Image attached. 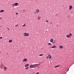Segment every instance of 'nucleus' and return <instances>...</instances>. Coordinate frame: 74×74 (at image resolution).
<instances>
[{
	"label": "nucleus",
	"instance_id": "1",
	"mask_svg": "<svg viewBox=\"0 0 74 74\" xmlns=\"http://www.w3.org/2000/svg\"><path fill=\"white\" fill-rule=\"evenodd\" d=\"M40 64H33V68L34 69H36V67H37L38 66H39Z\"/></svg>",
	"mask_w": 74,
	"mask_h": 74
},
{
	"label": "nucleus",
	"instance_id": "2",
	"mask_svg": "<svg viewBox=\"0 0 74 74\" xmlns=\"http://www.w3.org/2000/svg\"><path fill=\"white\" fill-rule=\"evenodd\" d=\"M71 36H72V34L71 33H70L69 34L67 35L66 36V37H67V38H70V37H71Z\"/></svg>",
	"mask_w": 74,
	"mask_h": 74
},
{
	"label": "nucleus",
	"instance_id": "3",
	"mask_svg": "<svg viewBox=\"0 0 74 74\" xmlns=\"http://www.w3.org/2000/svg\"><path fill=\"white\" fill-rule=\"evenodd\" d=\"M50 42L52 43V44H54L55 42V40H53L51 39L50 40Z\"/></svg>",
	"mask_w": 74,
	"mask_h": 74
},
{
	"label": "nucleus",
	"instance_id": "4",
	"mask_svg": "<svg viewBox=\"0 0 74 74\" xmlns=\"http://www.w3.org/2000/svg\"><path fill=\"white\" fill-rule=\"evenodd\" d=\"M29 35V33H24V36H28Z\"/></svg>",
	"mask_w": 74,
	"mask_h": 74
},
{
	"label": "nucleus",
	"instance_id": "5",
	"mask_svg": "<svg viewBox=\"0 0 74 74\" xmlns=\"http://www.w3.org/2000/svg\"><path fill=\"white\" fill-rule=\"evenodd\" d=\"M51 48H53V49H55L56 48V45H54L51 47Z\"/></svg>",
	"mask_w": 74,
	"mask_h": 74
},
{
	"label": "nucleus",
	"instance_id": "6",
	"mask_svg": "<svg viewBox=\"0 0 74 74\" xmlns=\"http://www.w3.org/2000/svg\"><path fill=\"white\" fill-rule=\"evenodd\" d=\"M27 58H25L23 60V62H27Z\"/></svg>",
	"mask_w": 74,
	"mask_h": 74
},
{
	"label": "nucleus",
	"instance_id": "7",
	"mask_svg": "<svg viewBox=\"0 0 74 74\" xmlns=\"http://www.w3.org/2000/svg\"><path fill=\"white\" fill-rule=\"evenodd\" d=\"M14 5L15 6H18V5H19V4L18 3H14Z\"/></svg>",
	"mask_w": 74,
	"mask_h": 74
},
{
	"label": "nucleus",
	"instance_id": "8",
	"mask_svg": "<svg viewBox=\"0 0 74 74\" xmlns=\"http://www.w3.org/2000/svg\"><path fill=\"white\" fill-rule=\"evenodd\" d=\"M41 16H38V21L40 20V19H41Z\"/></svg>",
	"mask_w": 74,
	"mask_h": 74
},
{
	"label": "nucleus",
	"instance_id": "9",
	"mask_svg": "<svg viewBox=\"0 0 74 74\" xmlns=\"http://www.w3.org/2000/svg\"><path fill=\"white\" fill-rule=\"evenodd\" d=\"M3 65L1 64V66H0V69H3Z\"/></svg>",
	"mask_w": 74,
	"mask_h": 74
},
{
	"label": "nucleus",
	"instance_id": "10",
	"mask_svg": "<svg viewBox=\"0 0 74 74\" xmlns=\"http://www.w3.org/2000/svg\"><path fill=\"white\" fill-rule=\"evenodd\" d=\"M36 12L37 13H38L40 12V10L38 9H36Z\"/></svg>",
	"mask_w": 74,
	"mask_h": 74
},
{
	"label": "nucleus",
	"instance_id": "11",
	"mask_svg": "<svg viewBox=\"0 0 74 74\" xmlns=\"http://www.w3.org/2000/svg\"><path fill=\"white\" fill-rule=\"evenodd\" d=\"M48 56H49V59H51V58H52V57H51V55H48Z\"/></svg>",
	"mask_w": 74,
	"mask_h": 74
},
{
	"label": "nucleus",
	"instance_id": "12",
	"mask_svg": "<svg viewBox=\"0 0 74 74\" xmlns=\"http://www.w3.org/2000/svg\"><path fill=\"white\" fill-rule=\"evenodd\" d=\"M59 48L60 49H62V48H63V47L62 46H60L59 47Z\"/></svg>",
	"mask_w": 74,
	"mask_h": 74
},
{
	"label": "nucleus",
	"instance_id": "13",
	"mask_svg": "<svg viewBox=\"0 0 74 74\" xmlns=\"http://www.w3.org/2000/svg\"><path fill=\"white\" fill-rule=\"evenodd\" d=\"M72 8H73V7H72V6L70 5L69 6V10H71V9H72Z\"/></svg>",
	"mask_w": 74,
	"mask_h": 74
},
{
	"label": "nucleus",
	"instance_id": "14",
	"mask_svg": "<svg viewBox=\"0 0 74 74\" xmlns=\"http://www.w3.org/2000/svg\"><path fill=\"white\" fill-rule=\"evenodd\" d=\"M4 11V10H1L0 11V12H3Z\"/></svg>",
	"mask_w": 74,
	"mask_h": 74
},
{
	"label": "nucleus",
	"instance_id": "15",
	"mask_svg": "<svg viewBox=\"0 0 74 74\" xmlns=\"http://www.w3.org/2000/svg\"><path fill=\"white\" fill-rule=\"evenodd\" d=\"M30 68H33V65H31L30 66Z\"/></svg>",
	"mask_w": 74,
	"mask_h": 74
},
{
	"label": "nucleus",
	"instance_id": "16",
	"mask_svg": "<svg viewBox=\"0 0 74 74\" xmlns=\"http://www.w3.org/2000/svg\"><path fill=\"white\" fill-rule=\"evenodd\" d=\"M29 64H27L25 65V67H28V66H29Z\"/></svg>",
	"mask_w": 74,
	"mask_h": 74
},
{
	"label": "nucleus",
	"instance_id": "17",
	"mask_svg": "<svg viewBox=\"0 0 74 74\" xmlns=\"http://www.w3.org/2000/svg\"><path fill=\"white\" fill-rule=\"evenodd\" d=\"M48 45H51V44L50 43H48Z\"/></svg>",
	"mask_w": 74,
	"mask_h": 74
},
{
	"label": "nucleus",
	"instance_id": "18",
	"mask_svg": "<svg viewBox=\"0 0 74 74\" xmlns=\"http://www.w3.org/2000/svg\"><path fill=\"white\" fill-rule=\"evenodd\" d=\"M23 27H25L26 26V24H25L23 25H22Z\"/></svg>",
	"mask_w": 74,
	"mask_h": 74
},
{
	"label": "nucleus",
	"instance_id": "19",
	"mask_svg": "<svg viewBox=\"0 0 74 74\" xmlns=\"http://www.w3.org/2000/svg\"><path fill=\"white\" fill-rule=\"evenodd\" d=\"M12 42V40H9V42Z\"/></svg>",
	"mask_w": 74,
	"mask_h": 74
},
{
	"label": "nucleus",
	"instance_id": "20",
	"mask_svg": "<svg viewBox=\"0 0 74 74\" xmlns=\"http://www.w3.org/2000/svg\"><path fill=\"white\" fill-rule=\"evenodd\" d=\"M43 54H41L39 55V56H43Z\"/></svg>",
	"mask_w": 74,
	"mask_h": 74
},
{
	"label": "nucleus",
	"instance_id": "21",
	"mask_svg": "<svg viewBox=\"0 0 74 74\" xmlns=\"http://www.w3.org/2000/svg\"><path fill=\"white\" fill-rule=\"evenodd\" d=\"M4 69L5 70H7V68L6 67H4Z\"/></svg>",
	"mask_w": 74,
	"mask_h": 74
},
{
	"label": "nucleus",
	"instance_id": "22",
	"mask_svg": "<svg viewBox=\"0 0 74 74\" xmlns=\"http://www.w3.org/2000/svg\"><path fill=\"white\" fill-rule=\"evenodd\" d=\"M57 67H59V65H58L55 66V68H56Z\"/></svg>",
	"mask_w": 74,
	"mask_h": 74
},
{
	"label": "nucleus",
	"instance_id": "23",
	"mask_svg": "<svg viewBox=\"0 0 74 74\" xmlns=\"http://www.w3.org/2000/svg\"><path fill=\"white\" fill-rule=\"evenodd\" d=\"M46 22L47 23H48V22H49V21L48 20H46Z\"/></svg>",
	"mask_w": 74,
	"mask_h": 74
},
{
	"label": "nucleus",
	"instance_id": "24",
	"mask_svg": "<svg viewBox=\"0 0 74 74\" xmlns=\"http://www.w3.org/2000/svg\"><path fill=\"white\" fill-rule=\"evenodd\" d=\"M17 26H18V24L16 25H15V27H17Z\"/></svg>",
	"mask_w": 74,
	"mask_h": 74
},
{
	"label": "nucleus",
	"instance_id": "25",
	"mask_svg": "<svg viewBox=\"0 0 74 74\" xmlns=\"http://www.w3.org/2000/svg\"><path fill=\"white\" fill-rule=\"evenodd\" d=\"M29 69L28 67H27L25 68V69Z\"/></svg>",
	"mask_w": 74,
	"mask_h": 74
},
{
	"label": "nucleus",
	"instance_id": "26",
	"mask_svg": "<svg viewBox=\"0 0 74 74\" xmlns=\"http://www.w3.org/2000/svg\"><path fill=\"white\" fill-rule=\"evenodd\" d=\"M2 38H3V37H0V39H1Z\"/></svg>",
	"mask_w": 74,
	"mask_h": 74
},
{
	"label": "nucleus",
	"instance_id": "27",
	"mask_svg": "<svg viewBox=\"0 0 74 74\" xmlns=\"http://www.w3.org/2000/svg\"><path fill=\"white\" fill-rule=\"evenodd\" d=\"M46 58L47 59H48L49 58V56L47 57Z\"/></svg>",
	"mask_w": 74,
	"mask_h": 74
},
{
	"label": "nucleus",
	"instance_id": "28",
	"mask_svg": "<svg viewBox=\"0 0 74 74\" xmlns=\"http://www.w3.org/2000/svg\"><path fill=\"white\" fill-rule=\"evenodd\" d=\"M39 74V72H38L37 73H36V74Z\"/></svg>",
	"mask_w": 74,
	"mask_h": 74
},
{
	"label": "nucleus",
	"instance_id": "29",
	"mask_svg": "<svg viewBox=\"0 0 74 74\" xmlns=\"http://www.w3.org/2000/svg\"><path fill=\"white\" fill-rule=\"evenodd\" d=\"M14 5H13V8H14Z\"/></svg>",
	"mask_w": 74,
	"mask_h": 74
},
{
	"label": "nucleus",
	"instance_id": "30",
	"mask_svg": "<svg viewBox=\"0 0 74 74\" xmlns=\"http://www.w3.org/2000/svg\"><path fill=\"white\" fill-rule=\"evenodd\" d=\"M16 15H18V13H16Z\"/></svg>",
	"mask_w": 74,
	"mask_h": 74
},
{
	"label": "nucleus",
	"instance_id": "31",
	"mask_svg": "<svg viewBox=\"0 0 74 74\" xmlns=\"http://www.w3.org/2000/svg\"><path fill=\"white\" fill-rule=\"evenodd\" d=\"M8 30H10V29H9V28H8Z\"/></svg>",
	"mask_w": 74,
	"mask_h": 74
},
{
	"label": "nucleus",
	"instance_id": "32",
	"mask_svg": "<svg viewBox=\"0 0 74 74\" xmlns=\"http://www.w3.org/2000/svg\"><path fill=\"white\" fill-rule=\"evenodd\" d=\"M52 23H50V24H51Z\"/></svg>",
	"mask_w": 74,
	"mask_h": 74
},
{
	"label": "nucleus",
	"instance_id": "33",
	"mask_svg": "<svg viewBox=\"0 0 74 74\" xmlns=\"http://www.w3.org/2000/svg\"><path fill=\"white\" fill-rule=\"evenodd\" d=\"M65 8V7H64V8Z\"/></svg>",
	"mask_w": 74,
	"mask_h": 74
},
{
	"label": "nucleus",
	"instance_id": "34",
	"mask_svg": "<svg viewBox=\"0 0 74 74\" xmlns=\"http://www.w3.org/2000/svg\"><path fill=\"white\" fill-rule=\"evenodd\" d=\"M24 11H25V10H24Z\"/></svg>",
	"mask_w": 74,
	"mask_h": 74
}]
</instances>
